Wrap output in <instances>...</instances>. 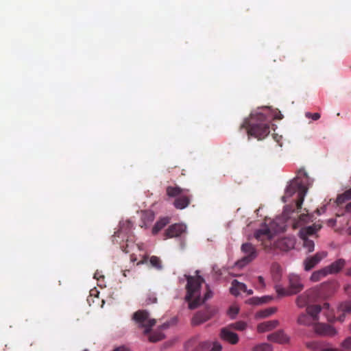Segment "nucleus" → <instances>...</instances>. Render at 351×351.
I'll list each match as a JSON object with an SVG mask.
<instances>
[{
    "label": "nucleus",
    "mask_w": 351,
    "mask_h": 351,
    "mask_svg": "<svg viewBox=\"0 0 351 351\" xmlns=\"http://www.w3.org/2000/svg\"><path fill=\"white\" fill-rule=\"evenodd\" d=\"M303 175L302 178L297 177L287 187L285 195L282 197L283 202H286L287 197H292L294 194H297L295 202L296 210L292 208L290 206H287L282 214L281 217L276 218L271 224V228L274 232H285L289 226H291L293 229H296L307 223L311 217L308 213L300 214L302 205L304 199V197L308 191V177L304 171H300Z\"/></svg>",
    "instance_id": "1"
},
{
    "label": "nucleus",
    "mask_w": 351,
    "mask_h": 351,
    "mask_svg": "<svg viewBox=\"0 0 351 351\" xmlns=\"http://www.w3.org/2000/svg\"><path fill=\"white\" fill-rule=\"evenodd\" d=\"M254 237L261 242L265 251L268 253L275 252L276 250L289 251L293 249L295 244V239L291 237L276 239L271 229L266 226L256 230Z\"/></svg>",
    "instance_id": "2"
},
{
    "label": "nucleus",
    "mask_w": 351,
    "mask_h": 351,
    "mask_svg": "<svg viewBox=\"0 0 351 351\" xmlns=\"http://www.w3.org/2000/svg\"><path fill=\"white\" fill-rule=\"evenodd\" d=\"M187 284L186 285V295L185 300L189 302V308L195 309L202 303L210 298L213 295L212 291L207 287L206 293L203 298H201V287L204 282V279L199 275L196 276H185Z\"/></svg>",
    "instance_id": "3"
},
{
    "label": "nucleus",
    "mask_w": 351,
    "mask_h": 351,
    "mask_svg": "<svg viewBox=\"0 0 351 351\" xmlns=\"http://www.w3.org/2000/svg\"><path fill=\"white\" fill-rule=\"evenodd\" d=\"M241 128H246L249 136H252L258 140L266 137L270 132L266 116L262 112L251 114L250 117L245 121Z\"/></svg>",
    "instance_id": "4"
},
{
    "label": "nucleus",
    "mask_w": 351,
    "mask_h": 351,
    "mask_svg": "<svg viewBox=\"0 0 351 351\" xmlns=\"http://www.w3.org/2000/svg\"><path fill=\"white\" fill-rule=\"evenodd\" d=\"M166 193L169 197H176L173 205L177 209H184L190 204L191 195L189 189H182L178 186H169L166 189Z\"/></svg>",
    "instance_id": "5"
},
{
    "label": "nucleus",
    "mask_w": 351,
    "mask_h": 351,
    "mask_svg": "<svg viewBox=\"0 0 351 351\" xmlns=\"http://www.w3.org/2000/svg\"><path fill=\"white\" fill-rule=\"evenodd\" d=\"M130 228L131 223L130 221L123 222L120 224L119 229L112 236L113 243H119L122 251L125 253L130 252L129 247H130V245H134L128 239Z\"/></svg>",
    "instance_id": "6"
},
{
    "label": "nucleus",
    "mask_w": 351,
    "mask_h": 351,
    "mask_svg": "<svg viewBox=\"0 0 351 351\" xmlns=\"http://www.w3.org/2000/svg\"><path fill=\"white\" fill-rule=\"evenodd\" d=\"M321 228V226L313 224V226L302 228L299 232L300 239L302 240L303 247L307 253L312 252L315 248V243L313 240L308 239Z\"/></svg>",
    "instance_id": "7"
},
{
    "label": "nucleus",
    "mask_w": 351,
    "mask_h": 351,
    "mask_svg": "<svg viewBox=\"0 0 351 351\" xmlns=\"http://www.w3.org/2000/svg\"><path fill=\"white\" fill-rule=\"evenodd\" d=\"M133 319L138 324V327L145 329V334L149 333L152 328L156 323L155 319H151L149 317V313L145 310H139L135 312L133 315Z\"/></svg>",
    "instance_id": "8"
},
{
    "label": "nucleus",
    "mask_w": 351,
    "mask_h": 351,
    "mask_svg": "<svg viewBox=\"0 0 351 351\" xmlns=\"http://www.w3.org/2000/svg\"><path fill=\"white\" fill-rule=\"evenodd\" d=\"M319 297H321V291L319 289L315 287L308 289L298 295L295 302L298 307L304 308L308 304L315 302Z\"/></svg>",
    "instance_id": "9"
},
{
    "label": "nucleus",
    "mask_w": 351,
    "mask_h": 351,
    "mask_svg": "<svg viewBox=\"0 0 351 351\" xmlns=\"http://www.w3.org/2000/svg\"><path fill=\"white\" fill-rule=\"evenodd\" d=\"M241 251L245 254L244 256L239 260L237 265L239 267H243L249 263L254 260L257 256V251L256 247L250 243H245L241 245Z\"/></svg>",
    "instance_id": "10"
},
{
    "label": "nucleus",
    "mask_w": 351,
    "mask_h": 351,
    "mask_svg": "<svg viewBox=\"0 0 351 351\" xmlns=\"http://www.w3.org/2000/svg\"><path fill=\"white\" fill-rule=\"evenodd\" d=\"M213 315V311L210 308H206L202 311L196 313L192 320L191 324L193 326L200 325L211 318Z\"/></svg>",
    "instance_id": "11"
},
{
    "label": "nucleus",
    "mask_w": 351,
    "mask_h": 351,
    "mask_svg": "<svg viewBox=\"0 0 351 351\" xmlns=\"http://www.w3.org/2000/svg\"><path fill=\"white\" fill-rule=\"evenodd\" d=\"M326 256L327 253L326 252H319L314 256L307 257L303 262L304 270L309 271L312 269Z\"/></svg>",
    "instance_id": "12"
},
{
    "label": "nucleus",
    "mask_w": 351,
    "mask_h": 351,
    "mask_svg": "<svg viewBox=\"0 0 351 351\" xmlns=\"http://www.w3.org/2000/svg\"><path fill=\"white\" fill-rule=\"evenodd\" d=\"M186 227L182 223H174L171 225L165 232V239L178 237L186 232Z\"/></svg>",
    "instance_id": "13"
},
{
    "label": "nucleus",
    "mask_w": 351,
    "mask_h": 351,
    "mask_svg": "<svg viewBox=\"0 0 351 351\" xmlns=\"http://www.w3.org/2000/svg\"><path fill=\"white\" fill-rule=\"evenodd\" d=\"M288 288L289 289V293L291 295H295L300 292L304 288L301 278L298 275H290L289 277Z\"/></svg>",
    "instance_id": "14"
},
{
    "label": "nucleus",
    "mask_w": 351,
    "mask_h": 351,
    "mask_svg": "<svg viewBox=\"0 0 351 351\" xmlns=\"http://www.w3.org/2000/svg\"><path fill=\"white\" fill-rule=\"evenodd\" d=\"M314 330L317 334L322 336L333 337L337 334L336 329L326 324H316L314 326Z\"/></svg>",
    "instance_id": "15"
},
{
    "label": "nucleus",
    "mask_w": 351,
    "mask_h": 351,
    "mask_svg": "<svg viewBox=\"0 0 351 351\" xmlns=\"http://www.w3.org/2000/svg\"><path fill=\"white\" fill-rule=\"evenodd\" d=\"M220 337L222 340L231 344H236L239 341L238 335L228 328H223L221 330Z\"/></svg>",
    "instance_id": "16"
},
{
    "label": "nucleus",
    "mask_w": 351,
    "mask_h": 351,
    "mask_svg": "<svg viewBox=\"0 0 351 351\" xmlns=\"http://www.w3.org/2000/svg\"><path fill=\"white\" fill-rule=\"evenodd\" d=\"M337 311L341 314L337 317V320L343 322L346 315H351V300L341 302L338 306Z\"/></svg>",
    "instance_id": "17"
},
{
    "label": "nucleus",
    "mask_w": 351,
    "mask_h": 351,
    "mask_svg": "<svg viewBox=\"0 0 351 351\" xmlns=\"http://www.w3.org/2000/svg\"><path fill=\"white\" fill-rule=\"evenodd\" d=\"M346 264V261L343 258H339L336 261L332 263L330 265L325 267L327 274H336L338 273Z\"/></svg>",
    "instance_id": "18"
},
{
    "label": "nucleus",
    "mask_w": 351,
    "mask_h": 351,
    "mask_svg": "<svg viewBox=\"0 0 351 351\" xmlns=\"http://www.w3.org/2000/svg\"><path fill=\"white\" fill-rule=\"evenodd\" d=\"M267 339L271 341L285 343L289 341L288 337L282 331H277L267 336Z\"/></svg>",
    "instance_id": "19"
},
{
    "label": "nucleus",
    "mask_w": 351,
    "mask_h": 351,
    "mask_svg": "<svg viewBox=\"0 0 351 351\" xmlns=\"http://www.w3.org/2000/svg\"><path fill=\"white\" fill-rule=\"evenodd\" d=\"M247 291L246 285L243 283L239 282L237 280H233L231 283L230 293L237 296L241 294L242 292H245Z\"/></svg>",
    "instance_id": "20"
},
{
    "label": "nucleus",
    "mask_w": 351,
    "mask_h": 351,
    "mask_svg": "<svg viewBox=\"0 0 351 351\" xmlns=\"http://www.w3.org/2000/svg\"><path fill=\"white\" fill-rule=\"evenodd\" d=\"M278 324L277 320H270L261 323L257 326L258 332H265L275 328Z\"/></svg>",
    "instance_id": "21"
},
{
    "label": "nucleus",
    "mask_w": 351,
    "mask_h": 351,
    "mask_svg": "<svg viewBox=\"0 0 351 351\" xmlns=\"http://www.w3.org/2000/svg\"><path fill=\"white\" fill-rule=\"evenodd\" d=\"M141 220L143 221L141 226L143 228H147L149 224L154 220V214L152 211H143L141 215Z\"/></svg>",
    "instance_id": "22"
},
{
    "label": "nucleus",
    "mask_w": 351,
    "mask_h": 351,
    "mask_svg": "<svg viewBox=\"0 0 351 351\" xmlns=\"http://www.w3.org/2000/svg\"><path fill=\"white\" fill-rule=\"evenodd\" d=\"M169 223V217H163L158 220L152 228V234H158L165 226Z\"/></svg>",
    "instance_id": "23"
},
{
    "label": "nucleus",
    "mask_w": 351,
    "mask_h": 351,
    "mask_svg": "<svg viewBox=\"0 0 351 351\" xmlns=\"http://www.w3.org/2000/svg\"><path fill=\"white\" fill-rule=\"evenodd\" d=\"M321 306L319 305H312L307 306L306 311L312 317L313 319L316 322L318 319V314L321 311Z\"/></svg>",
    "instance_id": "24"
},
{
    "label": "nucleus",
    "mask_w": 351,
    "mask_h": 351,
    "mask_svg": "<svg viewBox=\"0 0 351 351\" xmlns=\"http://www.w3.org/2000/svg\"><path fill=\"white\" fill-rule=\"evenodd\" d=\"M298 322L300 324L308 326L315 322V321L313 319L312 317L306 313H302L298 317Z\"/></svg>",
    "instance_id": "25"
},
{
    "label": "nucleus",
    "mask_w": 351,
    "mask_h": 351,
    "mask_svg": "<svg viewBox=\"0 0 351 351\" xmlns=\"http://www.w3.org/2000/svg\"><path fill=\"white\" fill-rule=\"evenodd\" d=\"M327 275L326 269L324 267L322 269L314 271L311 276V280L313 282H318Z\"/></svg>",
    "instance_id": "26"
},
{
    "label": "nucleus",
    "mask_w": 351,
    "mask_h": 351,
    "mask_svg": "<svg viewBox=\"0 0 351 351\" xmlns=\"http://www.w3.org/2000/svg\"><path fill=\"white\" fill-rule=\"evenodd\" d=\"M349 199H351V188L339 195L337 198L336 202L338 206H340Z\"/></svg>",
    "instance_id": "27"
},
{
    "label": "nucleus",
    "mask_w": 351,
    "mask_h": 351,
    "mask_svg": "<svg viewBox=\"0 0 351 351\" xmlns=\"http://www.w3.org/2000/svg\"><path fill=\"white\" fill-rule=\"evenodd\" d=\"M165 335L161 331L156 330L149 334V341L155 343L163 339Z\"/></svg>",
    "instance_id": "28"
},
{
    "label": "nucleus",
    "mask_w": 351,
    "mask_h": 351,
    "mask_svg": "<svg viewBox=\"0 0 351 351\" xmlns=\"http://www.w3.org/2000/svg\"><path fill=\"white\" fill-rule=\"evenodd\" d=\"M276 311V308H268L257 313L256 316L258 317H267L274 314Z\"/></svg>",
    "instance_id": "29"
},
{
    "label": "nucleus",
    "mask_w": 351,
    "mask_h": 351,
    "mask_svg": "<svg viewBox=\"0 0 351 351\" xmlns=\"http://www.w3.org/2000/svg\"><path fill=\"white\" fill-rule=\"evenodd\" d=\"M149 262L152 266L157 269H161L162 268L161 260L156 256H151Z\"/></svg>",
    "instance_id": "30"
},
{
    "label": "nucleus",
    "mask_w": 351,
    "mask_h": 351,
    "mask_svg": "<svg viewBox=\"0 0 351 351\" xmlns=\"http://www.w3.org/2000/svg\"><path fill=\"white\" fill-rule=\"evenodd\" d=\"M271 345L267 343H263L254 346L252 351H271Z\"/></svg>",
    "instance_id": "31"
},
{
    "label": "nucleus",
    "mask_w": 351,
    "mask_h": 351,
    "mask_svg": "<svg viewBox=\"0 0 351 351\" xmlns=\"http://www.w3.org/2000/svg\"><path fill=\"white\" fill-rule=\"evenodd\" d=\"M276 289L277 293L280 296L291 295V294L289 293V288L286 289V288L282 287L280 286H276Z\"/></svg>",
    "instance_id": "32"
},
{
    "label": "nucleus",
    "mask_w": 351,
    "mask_h": 351,
    "mask_svg": "<svg viewBox=\"0 0 351 351\" xmlns=\"http://www.w3.org/2000/svg\"><path fill=\"white\" fill-rule=\"evenodd\" d=\"M230 326L237 330H243L246 328L247 324L245 322L240 321L231 324Z\"/></svg>",
    "instance_id": "33"
},
{
    "label": "nucleus",
    "mask_w": 351,
    "mask_h": 351,
    "mask_svg": "<svg viewBox=\"0 0 351 351\" xmlns=\"http://www.w3.org/2000/svg\"><path fill=\"white\" fill-rule=\"evenodd\" d=\"M157 302V298L154 293L149 292L147 293L146 303L147 304H154Z\"/></svg>",
    "instance_id": "34"
},
{
    "label": "nucleus",
    "mask_w": 351,
    "mask_h": 351,
    "mask_svg": "<svg viewBox=\"0 0 351 351\" xmlns=\"http://www.w3.org/2000/svg\"><path fill=\"white\" fill-rule=\"evenodd\" d=\"M341 347L347 350H351V336L346 338L341 344Z\"/></svg>",
    "instance_id": "35"
},
{
    "label": "nucleus",
    "mask_w": 351,
    "mask_h": 351,
    "mask_svg": "<svg viewBox=\"0 0 351 351\" xmlns=\"http://www.w3.org/2000/svg\"><path fill=\"white\" fill-rule=\"evenodd\" d=\"M208 348V344L206 342H201L199 345L194 349L193 351H205Z\"/></svg>",
    "instance_id": "36"
},
{
    "label": "nucleus",
    "mask_w": 351,
    "mask_h": 351,
    "mask_svg": "<svg viewBox=\"0 0 351 351\" xmlns=\"http://www.w3.org/2000/svg\"><path fill=\"white\" fill-rule=\"evenodd\" d=\"M306 117L308 119H312L314 121H317L320 118V114L318 112L315 113H311V112H306L305 114Z\"/></svg>",
    "instance_id": "37"
},
{
    "label": "nucleus",
    "mask_w": 351,
    "mask_h": 351,
    "mask_svg": "<svg viewBox=\"0 0 351 351\" xmlns=\"http://www.w3.org/2000/svg\"><path fill=\"white\" fill-rule=\"evenodd\" d=\"M264 302L263 299L258 298H252L248 300V303L253 305H257Z\"/></svg>",
    "instance_id": "38"
},
{
    "label": "nucleus",
    "mask_w": 351,
    "mask_h": 351,
    "mask_svg": "<svg viewBox=\"0 0 351 351\" xmlns=\"http://www.w3.org/2000/svg\"><path fill=\"white\" fill-rule=\"evenodd\" d=\"M239 313V308L237 306H231L228 310V314L230 317H234Z\"/></svg>",
    "instance_id": "39"
},
{
    "label": "nucleus",
    "mask_w": 351,
    "mask_h": 351,
    "mask_svg": "<svg viewBox=\"0 0 351 351\" xmlns=\"http://www.w3.org/2000/svg\"><path fill=\"white\" fill-rule=\"evenodd\" d=\"M222 349V346L219 343H215L213 344V348L210 351H221Z\"/></svg>",
    "instance_id": "40"
},
{
    "label": "nucleus",
    "mask_w": 351,
    "mask_h": 351,
    "mask_svg": "<svg viewBox=\"0 0 351 351\" xmlns=\"http://www.w3.org/2000/svg\"><path fill=\"white\" fill-rule=\"evenodd\" d=\"M94 278L97 279V280H99L100 278H102L104 279V276L101 274L98 271H97L95 274H94Z\"/></svg>",
    "instance_id": "41"
},
{
    "label": "nucleus",
    "mask_w": 351,
    "mask_h": 351,
    "mask_svg": "<svg viewBox=\"0 0 351 351\" xmlns=\"http://www.w3.org/2000/svg\"><path fill=\"white\" fill-rule=\"evenodd\" d=\"M345 291L348 295H351V285H348L345 287Z\"/></svg>",
    "instance_id": "42"
},
{
    "label": "nucleus",
    "mask_w": 351,
    "mask_h": 351,
    "mask_svg": "<svg viewBox=\"0 0 351 351\" xmlns=\"http://www.w3.org/2000/svg\"><path fill=\"white\" fill-rule=\"evenodd\" d=\"M112 351H129V350L123 346L119 347L117 348H115Z\"/></svg>",
    "instance_id": "43"
},
{
    "label": "nucleus",
    "mask_w": 351,
    "mask_h": 351,
    "mask_svg": "<svg viewBox=\"0 0 351 351\" xmlns=\"http://www.w3.org/2000/svg\"><path fill=\"white\" fill-rule=\"evenodd\" d=\"M258 280L259 283L262 285V287H264V278L262 276H258Z\"/></svg>",
    "instance_id": "44"
},
{
    "label": "nucleus",
    "mask_w": 351,
    "mask_h": 351,
    "mask_svg": "<svg viewBox=\"0 0 351 351\" xmlns=\"http://www.w3.org/2000/svg\"><path fill=\"white\" fill-rule=\"evenodd\" d=\"M346 212H351V202L348 203L346 206Z\"/></svg>",
    "instance_id": "45"
},
{
    "label": "nucleus",
    "mask_w": 351,
    "mask_h": 351,
    "mask_svg": "<svg viewBox=\"0 0 351 351\" xmlns=\"http://www.w3.org/2000/svg\"><path fill=\"white\" fill-rule=\"evenodd\" d=\"M325 211V207L322 208L321 209H317L316 212L318 215H321L322 213Z\"/></svg>",
    "instance_id": "46"
},
{
    "label": "nucleus",
    "mask_w": 351,
    "mask_h": 351,
    "mask_svg": "<svg viewBox=\"0 0 351 351\" xmlns=\"http://www.w3.org/2000/svg\"><path fill=\"white\" fill-rule=\"evenodd\" d=\"M130 273V269H125V270L123 271V275L125 277L128 276V274H129Z\"/></svg>",
    "instance_id": "47"
},
{
    "label": "nucleus",
    "mask_w": 351,
    "mask_h": 351,
    "mask_svg": "<svg viewBox=\"0 0 351 351\" xmlns=\"http://www.w3.org/2000/svg\"><path fill=\"white\" fill-rule=\"evenodd\" d=\"M244 293H247V295H252L253 294V291L252 289H247V291H245Z\"/></svg>",
    "instance_id": "48"
},
{
    "label": "nucleus",
    "mask_w": 351,
    "mask_h": 351,
    "mask_svg": "<svg viewBox=\"0 0 351 351\" xmlns=\"http://www.w3.org/2000/svg\"><path fill=\"white\" fill-rule=\"evenodd\" d=\"M323 307L325 308L328 309L329 308V304L326 303V302L324 303Z\"/></svg>",
    "instance_id": "49"
},
{
    "label": "nucleus",
    "mask_w": 351,
    "mask_h": 351,
    "mask_svg": "<svg viewBox=\"0 0 351 351\" xmlns=\"http://www.w3.org/2000/svg\"><path fill=\"white\" fill-rule=\"evenodd\" d=\"M130 259L132 262H134L136 260V257H134V255H131Z\"/></svg>",
    "instance_id": "50"
},
{
    "label": "nucleus",
    "mask_w": 351,
    "mask_h": 351,
    "mask_svg": "<svg viewBox=\"0 0 351 351\" xmlns=\"http://www.w3.org/2000/svg\"><path fill=\"white\" fill-rule=\"evenodd\" d=\"M146 261L145 258L144 260H143L142 261H140L139 263H137V265H140V264H143Z\"/></svg>",
    "instance_id": "51"
},
{
    "label": "nucleus",
    "mask_w": 351,
    "mask_h": 351,
    "mask_svg": "<svg viewBox=\"0 0 351 351\" xmlns=\"http://www.w3.org/2000/svg\"><path fill=\"white\" fill-rule=\"evenodd\" d=\"M167 326H168L167 325H163L162 328H167Z\"/></svg>",
    "instance_id": "52"
},
{
    "label": "nucleus",
    "mask_w": 351,
    "mask_h": 351,
    "mask_svg": "<svg viewBox=\"0 0 351 351\" xmlns=\"http://www.w3.org/2000/svg\"><path fill=\"white\" fill-rule=\"evenodd\" d=\"M350 330H351V323H350Z\"/></svg>",
    "instance_id": "53"
},
{
    "label": "nucleus",
    "mask_w": 351,
    "mask_h": 351,
    "mask_svg": "<svg viewBox=\"0 0 351 351\" xmlns=\"http://www.w3.org/2000/svg\"><path fill=\"white\" fill-rule=\"evenodd\" d=\"M84 351H88V350H84Z\"/></svg>",
    "instance_id": "54"
}]
</instances>
